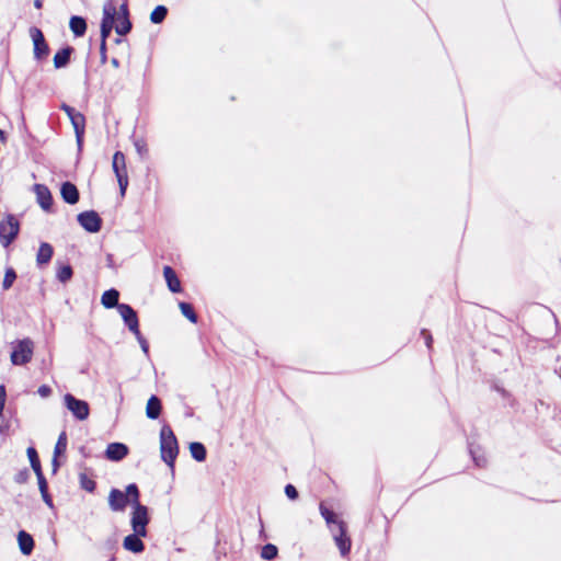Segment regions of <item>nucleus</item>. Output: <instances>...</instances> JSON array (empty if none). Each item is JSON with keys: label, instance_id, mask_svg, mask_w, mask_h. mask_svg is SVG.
Returning a JSON list of instances; mask_svg holds the SVG:
<instances>
[{"label": "nucleus", "instance_id": "1", "mask_svg": "<svg viewBox=\"0 0 561 561\" xmlns=\"http://www.w3.org/2000/svg\"><path fill=\"white\" fill-rule=\"evenodd\" d=\"M127 493L130 496V504L133 506V513L130 518V525L133 531L141 536H147V525L149 523L148 508L139 502V490L135 483L127 485Z\"/></svg>", "mask_w": 561, "mask_h": 561}, {"label": "nucleus", "instance_id": "2", "mask_svg": "<svg viewBox=\"0 0 561 561\" xmlns=\"http://www.w3.org/2000/svg\"><path fill=\"white\" fill-rule=\"evenodd\" d=\"M160 454L161 459L173 469L174 461L179 454V444L169 425H163L160 431Z\"/></svg>", "mask_w": 561, "mask_h": 561}, {"label": "nucleus", "instance_id": "3", "mask_svg": "<svg viewBox=\"0 0 561 561\" xmlns=\"http://www.w3.org/2000/svg\"><path fill=\"white\" fill-rule=\"evenodd\" d=\"M33 353V341L31 339H23L13 343L10 360L15 366H22L31 362Z\"/></svg>", "mask_w": 561, "mask_h": 561}, {"label": "nucleus", "instance_id": "4", "mask_svg": "<svg viewBox=\"0 0 561 561\" xmlns=\"http://www.w3.org/2000/svg\"><path fill=\"white\" fill-rule=\"evenodd\" d=\"M112 168L116 175L121 195L124 196L128 186L125 154L116 151L113 156Z\"/></svg>", "mask_w": 561, "mask_h": 561}, {"label": "nucleus", "instance_id": "5", "mask_svg": "<svg viewBox=\"0 0 561 561\" xmlns=\"http://www.w3.org/2000/svg\"><path fill=\"white\" fill-rule=\"evenodd\" d=\"M19 233V221L13 215H8L0 222V242L8 247Z\"/></svg>", "mask_w": 561, "mask_h": 561}, {"label": "nucleus", "instance_id": "6", "mask_svg": "<svg viewBox=\"0 0 561 561\" xmlns=\"http://www.w3.org/2000/svg\"><path fill=\"white\" fill-rule=\"evenodd\" d=\"M116 16V7L107 1L103 5V19L101 22V43H106L112 30L114 28Z\"/></svg>", "mask_w": 561, "mask_h": 561}, {"label": "nucleus", "instance_id": "7", "mask_svg": "<svg viewBox=\"0 0 561 561\" xmlns=\"http://www.w3.org/2000/svg\"><path fill=\"white\" fill-rule=\"evenodd\" d=\"M67 409L73 414L79 421L88 419L90 409L88 402L75 398L72 394L67 393L64 398Z\"/></svg>", "mask_w": 561, "mask_h": 561}, {"label": "nucleus", "instance_id": "8", "mask_svg": "<svg viewBox=\"0 0 561 561\" xmlns=\"http://www.w3.org/2000/svg\"><path fill=\"white\" fill-rule=\"evenodd\" d=\"M30 36L34 45V58L36 60H43L47 58L49 54V47L45 41L43 32L38 27L33 26L30 28Z\"/></svg>", "mask_w": 561, "mask_h": 561}, {"label": "nucleus", "instance_id": "9", "mask_svg": "<svg viewBox=\"0 0 561 561\" xmlns=\"http://www.w3.org/2000/svg\"><path fill=\"white\" fill-rule=\"evenodd\" d=\"M80 226L88 232L95 233L101 230L102 219L94 210H87L77 216Z\"/></svg>", "mask_w": 561, "mask_h": 561}, {"label": "nucleus", "instance_id": "10", "mask_svg": "<svg viewBox=\"0 0 561 561\" xmlns=\"http://www.w3.org/2000/svg\"><path fill=\"white\" fill-rule=\"evenodd\" d=\"M130 503V496L118 489H112L108 494V506L113 512H124Z\"/></svg>", "mask_w": 561, "mask_h": 561}, {"label": "nucleus", "instance_id": "11", "mask_svg": "<svg viewBox=\"0 0 561 561\" xmlns=\"http://www.w3.org/2000/svg\"><path fill=\"white\" fill-rule=\"evenodd\" d=\"M117 311L129 331L134 334H138L139 322L136 311L127 304H121L117 306Z\"/></svg>", "mask_w": 561, "mask_h": 561}, {"label": "nucleus", "instance_id": "12", "mask_svg": "<svg viewBox=\"0 0 561 561\" xmlns=\"http://www.w3.org/2000/svg\"><path fill=\"white\" fill-rule=\"evenodd\" d=\"M339 531L334 534V541L343 557L348 554L351 550V538L346 535V525L344 522H339Z\"/></svg>", "mask_w": 561, "mask_h": 561}, {"label": "nucleus", "instance_id": "13", "mask_svg": "<svg viewBox=\"0 0 561 561\" xmlns=\"http://www.w3.org/2000/svg\"><path fill=\"white\" fill-rule=\"evenodd\" d=\"M69 119L75 129L78 148H79V150H81L82 144H83L84 128H85V118H84L83 114H81L80 112H77L75 115L69 117Z\"/></svg>", "mask_w": 561, "mask_h": 561}, {"label": "nucleus", "instance_id": "14", "mask_svg": "<svg viewBox=\"0 0 561 561\" xmlns=\"http://www.w3.org/2000/svg\"><path fill=\"white\" fill-rule=\"evenodd\" d=\"M34 192L41 207L44 210H49L53 204V197L48 187L44 184H35Z\"/></svg>", "mask_w": 561, "mask_h": 561}, {"label": "nucleus", "instance_id": "15", "mask_svg": "<svg viewBox=\"0 0 561 561\" xmlns=\"http://www.w3.org/2000/svg\"><path fill=\"white\" fill-rule=\"evenodd\" d=\"M128 454V447L123 443H111L108 444L105 456L112 461H119L125 458Z\"/></svg>", "mask_w": 561, "mask_h": 561}, {"label": "nucleus", "instance_id": "16", "mask_svg": "<svg viewBox=\"0 0 561 561\" xmlns=\"http://www.w3.org/2000/svg\"><path fill=\"white\" fill-rule=\"evenodd\" d=\"M141 537V535L136 534L134 531V534H130L124 538L123 547L126 550L131 551L134 553L142 552L145 549V545L140 539Z\"/></svg>", "mask_w": 561, "mask_h": 561}, {"label": "nucleus", "instance_id": "17", "mask_svg": "<svg viewBox=\"0 0 561 561\" xmlns=\"http://www.w3.org/2000/svg\"><path fill=\"white\" fill-rule=\"evenodd\" d=\"M60 194L62 199L70 205H75L79 201V191L71 182H65L61 185Z\"/></svg>", "mask_w": 561, "mask_h": 561}, {"label": "nucleus", "instance_id": "18", "mask_svg": "<svg viewBox=\"0 0 561 561\" xmlns=\"http://www.w3.org/2000/svg\"><path fill=\"white\" fill-rule=\"evenodd\" d=\"M53 254H54L53 247L47 242H42L39 244V248H38V251L36 254L37 265L38 266L47 265L50 262Z\"/></svg>", "mask_w": 561, "mask_h": 561}, {"label": "nucleus", "instance_id": "19", "mask_svg": "<svg viewBox=\"0 0 561 561\" xmlns=\"http://www.w3.org/2000/svg\"><path fill=\"white\" fill-rule=\"evenodd\" d=\"M18 542L19 548L23 554L28 556L32 553L34 549V540L28 533L25 530H20L18 534Z\"/></svg>", "mask_w": 561, "mask_h": 561}, {"label": "nucleus", "instance_id": "20", "mask_svg": "<svg viewBox=\"0 0 561 561\" xmlns=\"http://www.w3.org/2000/svg\"><path fill=\"white\" fill-rule=\"evenodd\" d=\"M163 276L165 278L169 289L172 293L181 291L180 279L178 278L175 272L173 271V268L171 266L163 267Z\"/></svg>", "mask_w": 561, "mask_h": 561}, {"label": "nucleus", "instance_id": "21", "mask_svg": "<svg viewBox=\"0 0 561 561\" xmlns=\"http://www.w3.org/2000/svg\"><path fill=\"white\" fill-rule=\"evenodd\" d=\"M75 51L71 46L58 50L54 56V66L57 69L64 68L69 64L70 56Z\"/></svg>", "mask_w": 561, "mask_h": 561}, {"label": "nucleus", "instance_id": "22", "mask_svg": "<svg viewBox=\"0 0 561 561\" xmlns=\"http://www.w3.org/2000/svg\"><path fill=\"white\" fill-rule=\"evenodd\" d=\"M161 413V401L157 396H151L147 402L146 415L148 419L156 420Z\"/></svg>", "mask_w": 561, "mask_h": 561}, {"label": "nucleus", "instance_id": "23", "mask_svg": "<svg viewBox=\"0 0 561 561\" xmlns=\"http://www.w3.org/2000/svg\"><path fill=\"white\" fill-rule=\"evenodd\" d=\"M118 298H119V293L116 289L112 288V289H108L103 293V295L101 297V302L107 309H111L114 307L117 308V306L121 305L118 302Z\"/></svg>", "mask_w": 561, "mask_h": 561}, {"label": "nucleus", "instance_id": "24", "mask_svg": "<svg viewBox=\"0 0 561 561\" xmlns=\"http://www.w3.org/2000/svg\"><path fill=\"white\" fill-rule=\"evenodd\" d=\"M69 27L75 36L81 37L87 31V22L83 18L73 15L69 21Z\"/></svg>", "mask_w": 561, "mask_h": 561}, {"label": "nucleus", "instance_id": "25", "mask_svg": "<svg viewBox=\"0 0 561 561\" xmlns=\"http://www.w3.org/2000/svg\"><path fill=\"white\" fill-rule=\"evenodd\" d=\"M66 448H67V435L65 432H62L59 437H58V440L56 443V446H55V449H54V459H53V466H54V470L56 471L57 468H58V461H57V456L61 455L62 453L66 451Z\"/></svg>", "mask_w": 561, "mask_h": 561}, {"label": "nucleus", "instance_id": "26", "mask_svg": "<svg viewBox=\"0 0 561 561\" xmlns=\"http://www.w3.org/2000/svg\"><path fill=\"white\" fill-rule=\"evenodd\" d=\"M114 28H115V32L122 36L129 33L131 30V22H130L129 18L119 16V15L115 16Z\"/></svg>", "mask_w": 561, "mask_h": 561}, {"label": "nucleus", "instance_id": "27", "mask_svg": "<svg viewBox=\"0 0 561 561\" xmlns=\"http://www.w3.org/2000/svg\"><path fill=\"white\" fill-rule=\"evenodd\" d=\"M190 451L192 457L199 462L206 459V448L202 443H191Z\"/></svg>", "mask_w": 561, "mask_h": 561}, {"label": "nucleus", "instance_id": "28", "mask_svg": "<svg viewBox=\"0 0 561 561\" xmlns=\"http://www.w3.org/2000/svg\"><path fill=\"white\" fill-rule=\"evenodd\" d=\"M168 14V9L167 7L164 5H158L153 9V11L151 12L150 14V21L153 23V24H159L161 22H163V20L165 19Z\"/></svg>", "mask_w": 561, "mask_h": 561}, {"label": "nucleus", "instance_id": "29", "mask_svg": "<svg viewBox=\"0 0 561 561\" xmlns=\"http://www.w3.org/2000/svg\"><path fill=\"white\" fill-rule=\"evenodd\" d=\"M72 275V267L70 265H62L57 270L56 277L60 283L66 284L71 279Z\"/></svg>", "mask_w": 561, "mask_h": 561}, {"label": "nucleus", "instance_id": "30", "mask_svg": "<svg viewBox=\"0 0 561 561\" xmlns=\"http://www.w3.org/2000/svg\"><path fill=\"white\" fill-rule=\"evenodd\" d=\"M179 307H180V310L182 312V314L187 318L191 322L193 323H196L197 322V316L192 307L191 304L188 302H180L179 304Z\"/></svg>", "mask_w": 561, "mask_h": 561}, {"label": "nucleus", "instance_id": "31", "mask_svg": "<svg viewBox=\"0 0 561 561\" xmlns=\"http://www.w3.org/2000/svg\"><path fill=\"white\" fill-rule=\"evenodd\" d=\"M27 457L30 459V463H31V467L34 470V472L35 473L42 472L41 462H39L38 455H37V451L35 450V448H33V447L27 448Z\"/></svg>", "mask_w": 561, "mask_h": 561}, {"label": "nucleus", "instance_id": "32", "mask_svg": "<svg viewBox=\"0 0 561 561\" xmlns=\"http://www.w3.org/2000/svg\"><path fill=\"white\" fill-rule=\"evenodd\" d=\"M320 514L321 516L325 519L327 524H335L339 526V522L336 519V515L334 512H332L331 510H329L328 507H325L323 504H320Z\"/></svg>", "mask_w": 561, "mask_h": 561}, {"label": "nucleus", "instance_id": "33", "mask_svg": "<svg viewBox=\"0 0 561 561\" xmlns=\"http://www.w3.org/2000/svg\"><path fill=\"white\" fill-rule=\"evenodd\" d=\"M15 279H16L15 271L11 267L7 268L5 273H4L3 282H2V288L4 290L10 289Z\"/></svg>", "mask_w": 561, "mask_h": 561}, {"label": "nucleus", "instance_id": "34", "mask_svg": "<svg viewBox=\"0 0 561 561\" xmlns=\"http://www.w3.org/2000/svg\"><path fill=\"white\" fill-rule=\"evenodd\" d=\"M277 552L276 546L267 543L262 548L261 557L265 560H273L277 556Z\"/></svg>", "mask_w": 561, "mask_h": 561}, {"label": "nucleus", "instance_id": "35", "mask_svg": "<svg viewBox=\"0 0 561 561\" xmlns=\"http://www.w3.org/2000/svg\"><path fill=\"white\" fill-rule=\"evenodd\" d=\"M80 484L81 488L88 492H93L95 490V482L92 479H89L87 474H80Z\"/></svg>", "mask_w": 561, "mask_h": 561}, {"label": "nucleus", "instance_id": "36", "mask_svg": "<svg viewBox=\"0 0 561 561\" xmlns=\"http://www.w3.org/2000/svg\"><path fill=\"white\" fill-rule=\"evenodd\" d=\"M285 494L289 500H297L298 499V491L293 484H287L285 486Z\"/></svg>", "mask_w": 561, "mask_h": 561}, {"label": "nucleus", "instance_id": "37", "mask_svg": "<svg viewBox=\"0 0 561 561\" xmlns=\"http://www.w3.org/2000/svg\"><path fill=\"white\" fill-rule=\"evenodd\" d=\"M38 480V488L41 492L48 491L47 481L43 474V471L39 473H35Z\"/></svg>", "mask_w": 561, "mask_h": 561}, {"label": "nucleus", "instance_id": "38", "mask_svg": "<svg viewBox=\"0 0 561 561\" xmlns=\"http://www.w3.org/2000/svg\"><path fill=\"white\" fill-rule=\"evenodd\" d=\"M135 336L138 340V342H139L140 346H141V350L144 351V353L148 354V352H149L148 343H147L146 339L141 335L139 330H138V334H135Z\"/></svg>", "mask_w": 561, "mask_h": 561}, {"label": "nucleus", "instance_id": "39", "mask_svg": "<svg viewBox=\"0 0 561 561\" xmlns=\"http://www.w3.org/2000/svg\"><path fill=\"white\" fill-rule=\"evenodd\" d=\"M37 392H38V394H39L41 397H43V398H47V397H49V396H50V393H51V389H50V387H49V386H47V385H43V386H41V387L37 389Z\"/></svg>", "mask_w": 561, "mask_h": 561}, {"label": "nucleus", "instance_id": "40", "mask_svg": "<svg viewBox=\"0 0 561 561\" xmlns=\"http://www.w3.org/2000/svg\"><path fill=\"white\" fill-rule=\"evenodd\" d=\"M119 15V16H126V18H129V11H128V7H127V3L124 2L118 11L116 10V16Z\"/></svg>", "mask_w": 561, "mask_h": 561}, {"label": "nucleus", "instance_id": "41", "mask_svg": "<svg viewBox=\"0 0 561 561\" xmlns=\"http://www.w3.org/2000/svg\"><path fill=\"white\" fill-rule=\"evenodd\" d=\"M421 334L424 337L426 346L431 348L433 342L431 333L427 330H422Z\"/></svg>", "mask_w": 561, "mask_h": 561}, {"label": "nucleus", "instance_id": "42", "mask_svg": "<svg viewBox=\"0 0 561 561\" xmlns=\"http://www.w3.org/2000/svg\"><path fill=\"white\" fill-rule=\"evenodd\" d=\"M61 110L67 114L68 117H71L72 115H75L78 112L73 107H71L65 103L61 104Z\"/></svg>", "mask_w": 561, "mask_h": 561}, {"label": "nucleus", "instance_id": "43", "mask_svg": "<svg viewBox=\"0 0 561 561\" xmlns=\"http://www.w3.org/2000/svg\"><path fill=\"white\" fill-rule=\"evenodd\" d=\"M5 403V389L4 386H0V410L3 411Z\"/></svg>", "mask_w": 561, "mask_h": 561}, {"label": "nucleus", "instance_id": "44", "mask_svg": "<svg viewBox=\"0 0 561 561\" xmlns=\"http://www.w3.org/2000/svg\"><path fill=\"white\" fill-rule=\"evenodd\" d=\"M100 55H101V61L104 64L106 61V43H101Z\"/></svg>", "mask_w": 561, "mask_h": 561}, {"label": "nucleus", "instance_id": "45", "mask_svg": "<svg viewBox=\"0 0 561 561\" xmlns=\"http://www.w3.org/2000/svg\"><path fill=\"white\" fill-rule=\"evenodd\" d=\"M42 494V497H43V501L48 505V506H53V501H51V497L50 495L48 494V491H45V492H41Z\"/></svg>", "mask_w": 561, "mask_h": 561}, {"label": "nucleus", "instance_id": "46", "mask_svg": "<svg viewBox=\"0 0 561 561\" xmlns=\"http://www.w3.org/2000/svg\"><path fill=\"white\" fill-rule=\"evenodd\" d=\"M471 454L473 456V460L478 467H482L485 463V459L483 457H477L474 453L471 450Z\"/></svg>", "mask_w": 561, "mask_h": 561}, {"label": "nucleus", "instance_id": "47", "mask_svg": "<svg viewBox=\"0 0 561 561\" xmlns=\"http://www.w3.org/2000/svg\"><path fill=\"white\" fill-rule=\"evenodd\" d=\"M135 146H136V149H137V151H138V153H139V154H144V153H146V152H147V149H146V147H145V145H144V144H141V142H139V141H137V142L135 144Z\"/></svg>", "mask_w": 561, "mask_h": 561}, {"label": "nucleus", "instance_id": "48", "mask_svg": "<svg viewBox=\"0 0 561 561\" xmlns=\"http://www.w3.org/2000/svg\"><path fill=\"white\" fill-rule=\"evenodd\" d=\"M34 5H35L36 9H42L43 0H34Z\"/></svg>", "mask_w": 561, "mask_h": 561}, {"label": "nucleus", "instance_id": "49", "mask_svg": "<svg viewBox=\"0 0 561 561\" xmlns=\"http://www.w3.org/2000/svg\"><path fill=\"white\" fill-rule=\"evenodd\" d=\"M111 64H112V66H113V67H115V68H118V67H119V61H118V59H116V58H113V59L111 60Z\"/></svg>", "mask_w": 561, "mask_h": 561}, {"label": "nucleus", "instance_id": "50", "mask_svg": "<svg viewBox=\"0 0 561 561\" xmlns=\"http://www.w3.org/2000/svg\"><path fill=\"white\" fill-rule=\"evenodd\" d=\"M4 133L0 129V138H3Z\"/></svg>", "mask_w": 561, "mask_h": 561}, {"label": "nucleus", "instance_id": "51", "mask_svg": "<svg viewBox=\"0 0 561 561\" xmlns=\"http://www.w3.org/2000/svg\"><path fill=\"white\" fill-rule=\"evenodd\" d=\"M108 561H114V558H112V559H108Z\"/></svg>", "mask_w": 561, "mask_h": 561}]
</instances>
